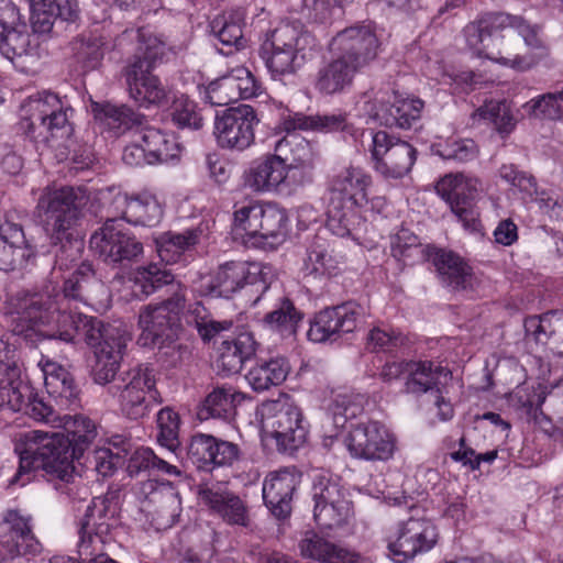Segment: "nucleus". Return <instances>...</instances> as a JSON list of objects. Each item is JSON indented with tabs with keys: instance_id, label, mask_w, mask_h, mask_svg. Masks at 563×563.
Masks as SVG:
<instances>
[{
	"instance_id": "1",
	"label": "nucleus",
	"mask_w": 563,
	"mask_h": 563,
	"mask_svg": "<svg viewBox=\"0 0 563 563\" xmlns=\"http://www.w3.org/2000/svg\"><path fill=\"white\" fill-rule=\"evenodd\" d=\"M64 280L63 292L46 286L43 290H20L7 300V314L11 319L14 334L33 340L42 338L74 343L84 340L93 347L108 340L109 330L119 336H129L124 330L103 323L95 318L75 311L70 301L86 305L99 299L106 292L104 285L95 277L92 267L81 263Z\"/></svg>"
},
{
	"instance_id": "2",
	"label": "nucleus",
	"mask_w": 563,
	"mask_h": 563,
	"mask_svg": "<svg viewBox=\"0 0 563 563\" xmlns=\"http://www.w3.org/2000/svg\"><path fill=\"white\" fill-rule=\"evenodd\" d=\"M20 459L18 472L10 479V484L24 486L30 478H24L32 471L43 470L52 478L60 481L56 488L68 497L76 494L86 496V487L74 485L75 467L73 461L78 455L70 449L69 437L64 432H44L30 430L19 434L14 446Z\"/></svg>"
},
{
	"instance_id": "3",
	"label": "nucleus",
	"mask_w": 563,
	"mask_h": 563,
	"mask_svg": "<svg viewBox=\"0 0 563 563\" xmlns=\"http://www.w3.org/2000/svg\"><path fill=\"white\" fill-rule=\"evenodd\" d=\"M506 29L517 31L527 46L540 47L541 43L536 26L528 24L521 16L504 12L481 14L463 29V34L467 47L477 57L487 58L518 70L530 69L537 63L534 57L517 56L510 49H507V55H504V52L499 49V45L505 44V37L500 36L499 32Z\"/></svg>"
},
{
	"instance_id": "4",
	"label": "nucleus",
	"mask_w": 563,
	"mask_h": 563,
	"mask_svg": "<svg viewBox=\"0 0 563 563\" xmlns=\"http://www.w3.org/2000/svg\"><path fill=\"white\" fill-rule=\"evenodd\" d=\"M76 194L70 187L46 191L38 200V209L43 211L46 233L53 241L60 242L62 247L56 254L52 271L54 278L68 276L79 265L84 243L77 236L80 210L76 203Z\"/></svg>"
},
{
	"instance_id": "5",
	"label": "nucleus",
	"mask_w": 563,
	"mask_h": 563,
	"mask_svg": "<svg viewBox=\"0 0 563 563\" xmlns=\"http://www.w3.org/2000/svg\"><path fill=\"white\" fill-rule=\"evenodd\" d=\"M29 3L34 33L26 32L21 22L0 34V53L10 60L21 56H38L37 33L49 32L57 18L64 21L77 18V7L70 0H29Z\"/></svg>"
},
{
	"instance_id": "6",
	"label": "nucleus",
	"mask_w": 563,
	"mask_h": 563,
	"mask_svg": "<svg viewBox=\"0 0 563 563\" xmlns=\"http://www.w3.org/2000/svg\"><path fill=\"white\" fill-rule=\"evenodd\" d=\"M262 441L275 442L279 452H292L302 446L309 433V423L302 410L289 397L262 402L256 410Z\"/></svg>"
},
{
	"instance_id": "7",
	"label": "nucleus",
	"mask_w": 563,
	"mask_h": 563,
	"mask_svg": "<svg viewBox=\"0 0 563 563\" xmlns=\"http://www.w3.org/2000/svg\"><path fill=\"white\" fill-rule=\"evenodd\" d=\"M73 109L52 91H38L29 96L20 107L22 129L33 139L42 135L49 142L53 140H67L73 128L69 114Z\"/></svg>"
},
{
	"instance_id": "8",
	"label": "nucleus",
	"mask_w": 563,
	"mask_h": 563,
	"mask_svg": "<svg viewBox=\"0 0 563 563\" xmlns=\"http://www.w3.org/2000/svg\"><path fill=\"white\" fill-rule=\"evenodd\" d=\"M310 35L290 23H282L266 33L258 55L272 79L283 80L295 75L306 63L303 44Z\"/></svg>"
},
{
	"instance_id": "9",
	"label": "nucleus",
	"mask_w": 563,
	"mask_h": 563,
	"mask_svg": "<svg viewBox=\"0 0 563 563\" xmlns=\"http://www.w3.org/2000/svg\"><path fill=\"white\" fill-rule=\"evenodd\" d=\"M274 278V268L261 262H228L210 275L195 283V291L201 296L229 298L245 285L262 284L267 289Z\"/></svg>"
},
{
	"instance_id": "10",
	"label": "nucleus",
	"mask_w": 563,
	"mask_h": 563,
	"mask_svg": "<svg viewBox=\"0 0 563 563\" xmlns=\"http://www.w3.org/2000/svg\"><path fill=\"white\" fill-rule=\"evenodd\" d=\"M109 391L118 397L121 412L133 420L143 418L153 406L162 402L154 371L147 365H137L123 373Z\"/></svg>"
},
{
	"instance_id": "11",
	"label": "nucleus",
	"mask_w": 563,
	"mask_h": 563,
	"mask_svg": "<svg viewBox=\"0 0 563 563\" xmlns=\"http://www.w3.org/2000/svg\"><path fill=\"white\" fill-rule=\"evenodd\" d=\"M185 308L183 290L176 291L169 299L142 308L139 314L141 334L137 343L144 347H162L173 342L180 330V313Z\"/></svg>"
},
{
	"instance_id": "12",
	"label": "nucleus",
	"mask_w": 563,
	"mask_h": 563,
	"mask_svg": "<svg viewBox=\"0 0 563 563\" xmlns=\"http://www.w3.org/2000/svg\"><path fill=\"white\" fill-rule=\"evenodd\" d=\"M362 142L371 152L376 172L385 178H401L415 164L417 150L386 131H364Z\"/></svg>"
},
{
	"instance_id": "13",
	"label": "nucleus",
	"mask_w": 563,
	"mask_h": 563,
	"mask_svg": "<svg viewBox=\"0 0 563 563\" xmlns=\"http://www.w3.org/2000/svg\"><path fill=\"white\" fill-rule=\"evenodd\" d=\"M311 496L313 519L322 531L340 530L347 523L351 510L350 489L340 478L316 476Z\"/></svg>"
},
{
	"instance_id": "14",
	"label": "nucleus",
	"mask_w": 563,
	"mask_h": 563,
	"mask_svg": "<svg viewBox=\"0 0 563 563\" xmlns=\"http://www.w3.org/2000/svg\"><path fill=\"white\" fill-rule=\"evenodd\" d=\"M115 514V504L107 496L95 497L91 500L78 525L79 558L108 555L103 549L110 542L111 530L117 525Z\"/></svg>"
},
{
	"instance_id": "15",
	"label": "nucleus",
	"mask_w": 563,
	"mask_h": 563,
	"mask_svg": "<svg viewBox=\"0 0 563 563\" xmlns=\"http://www.w3.org/2000/svg\"><path fill=\"white\" fill-rule=\"evenodd\" d=\"M260 119L253 107L240 104L217 114L214 136L221 148L243 152L255 142V128Z\"/></svg>"
},
{
	"instance_id": "16",
	"label": "nucleus",
	"mask_w": 563,
	"mask_h": 563,
	"mask_svg": "<svg viewBox=\"0 0 563 563\" xmlns=\"http://www.w3.org/2000/svg\"><path fill=\"white\" fill-rule=\"evenodd\" d=\"M288 156L267 154L254 161L244 172V185L254 192L291 195L299 189L287 165Z\"/></svg>"
},
{
	"instance_id": "17",
	"label": "nucleus",
	"mask_w": 563,
	"mask_h": 563,
	"mask_svg": "<svg viewBox=\"0 0 563 563\" xmlns=\"http://www.w3.org/2000/svg\"><path fill=\"white\" fill-rule=\"evenodd\" d=\"M438 531L427 518H409L398 525L388 539L389 554L396 563H407L420 553L430 551L438 542Z\"/></svg>"
},
{
	"instance_id": "18",
	"label": "nucleus",
	"mask_w": 563,
	"mask_h": 563,
	"mask_svg": "<svg viewBox=\"0 0 563 563\" xmlns=\"http://www.w3.org/2000/svg\"><path fill=\"white\" fill-rule=\"evenodd\" d=\"M481 186L478 178L457 173L442 177L437 183L435 190L465 228L475 229L478 214L474 200Z\"/></svg>"
},
{
	"instance_id": "19",
	"label": "nucleus",
	"mask_w": 563,
	"mask_h": 563,
	"mask_svg": "<svg viewBox=\"0 0 563 563\" xmlns=\"http://www.w3.org/2000/svg\"><path fill=\"white\" fill-rule=\"evenodd\" d=\"M90 249L107 263L133 261L143 254V244L123 230L118 219H108L90 238Z\"/></svg>"
},
{
	"instance_id": "20",
	"label": "nucleus",
	"mask_w": 563,
	"mask_h": 563,
	"mask_svg": "<svg viewBox=\"0 0 563 563\" xmlns=\"http://www.w3.org/2000/svg\"><path fill=\"white\" fill-rule=\"evenodd\" d=\"M330 51L336 57L319 69L314 80V88L321 95L340 92L350 82L352 35L347 29L333 37Z\"/></svg>"
},
{
	"instance_id": "21",
	"label": "nucleus",
	"mask_w": 563,
	"mask_h": 563,
	"mask_svg": "<svg viewBox=\"0 0 563 563\" xmlns=\"http://www.w3.org/2000/svg\"><path fill=\"white\" fill-rule=\"evenodd\" d=\"M122 219L133 225L154 227L164 216V202L157 190L144 187L131 194H118L114 198Z\"/></svg>"
},
{
	"instance_id": "22",
	"label": "nucleus",
	"mask_w": 563,
	"mask_h": 563,
	"mask_svg": "<svg viewBox=\"0 0 563 563\" xmlns=\"http://www.w3.org/2000/svg\"><path fill=\"white\" fill-rule=\"evenodd\" d=\"M31 395V386L21 379V371L15 362V351L0 340V410L20 412L23 399Z\"/></svg>"
},
{
	"instance_id": "23",
	"label": "nucleus",
	"mask_w": 563,
	"mask_h": 563,
	"mask_svg": "<svg viewBox=\"0 0 563 563\" xmlns=\"http://www.w3.org/2000/svg\"><path fill=\"white\" fill-rule=\"evenodd\" d=\"M150 68L141 58H134L124 69L129 95L141 107L162 106L169 98V92Z\"/></svg>"
},
{
	"instance_id": "24",
	"label": "nucleus",
	"mask_w": 563,
	"mask_h": 563,
	"mask_svg": "<svg viewBox=\"0 0 563 563\" xmlns=\"http://www.w3.org/2000/svg\"><path fill=\"white\" fill-rule=\"evenodd\" d=\"M199 499L211 515L229 526L247 528L251 523L245 501L233 492L221 486H205L199 489Z\"/></svg>"
},
{
	"instance_id": "25",
	"label": "nucleus",
	"mask_w": 563,
	"mask_h": 563,
	"mask_svg": "<svg viewBox=\"0 0 563 563\" xmlns=\"http://www.w3.org/2000/svg\"><path fill=\"white\" fill-rule=\"evenodd\" d=\"M274 151L280 156H288L289 172L299 188L313 181L317 154L307 140L297 134H288L276 142Z\"/></svg>"
},
{
	"instance_id": "26",
	"label": "nucleus",
	"mask_w": 563,
	"mask_h": 563,
	"mask_svg": "<svg viewBox=\"0 0 563 563\" xmlns=\"http://www.w3.org/2000/svg\"><path fill=\"white\" fill-rule=\"evenodd\" d=\"M395 439L378 421L360 422L354 427V456L385 461L391 457Z\"/></svg>"
},
{
	"instance_id": "27",
	"label": "nucleus",
	"mask_w": 563,
	"mask_h": 563,
	"mask_svg": "<svg viewBox=\"0 0 563 563\" xmlns=\"http://www.w3.org/2000/svg\"><path fill=\"white\" fill-rule=\"evenodd\" d=\"M35 257L34 247L26 241L21 225L0 223V271L26 267Z\"/></svg>"
},
{
	"instance_id": "28",
	"label": "nucleus",
	"mask_w": 563,
	"mask_h": 563,
	"mask_svg": "<svg viewBox=\"0 0 563 563\" xmlns=\"http://www.w3.org/2000/svg\"><path fill=\"white\" fill-rule=\"evenodd\" d=\"M31 521L30 516L19 510L10 509L4 512L1 529L7 533V540L3 543L11 555L35 556L42 552V544L33 533Z\"/></svg>"
},
{
	"instance_id": "29",
	"label": "nucleus",
	"mask_w": 563,
	"mask_h": 563,
	"mask_svg": "<svg viewBox=\"0 0 563 563\" xmlns=\"http://www.w3.org/2000/svg\"><path fill=\"white\" fill-rule=\"evenodd\" d=\"M351 173L332 180L328 206V229L336 236L349 238L351 234Z\"/></svg>"
},
{
	"instance_id": "30",
	"label": "nucleus",
	"mask_w": 563,
	"mask_h": 563,
	"mask_svg": "<svg viewBox=\"0 0 563 563\" xmlns=\"http://www.w3.org/2000/svg\"><path fill=\"white\" fill-rule=\"evenodd\" d=\"M300 482L294 468H283L269 473L263 484V499L267 508L277 518H285L290 512L292 494Z\"/></svg>"
},
{
	"instance_id": "31",
	"label": "nucleus",
	"mask_w": 563,
	"mask_h": 563,
	"mask_svg": "<svg viewBox=\"0 0 563 563\" xmlns=\"http://www.w3.org/2000/svg\"><path fill=\"white\" fill-rule=\"evenodd\" d=\"M352 309L347 303L325 308L310 320L307 332L308 340L314 343L334 342L343 332H350L346 327L351 322Z\"/></svg>"
},
{
	"instance_id": "32",
	"label": "nucleus",
	"mask_w": 563,
	"mask_h": 563,
	"mask_svg": "<svg viewBox=\"0 0 563 563\" xmlns=\"http://www.w3.org/2000/svg\"><path fill=\"white\" fill-rule=\"evenodd\" d=\"M108 340L98 344L95 350L96 362L92 367L95 383L106 385L112 382L120 368L123 351L130 336H119L109 330Z\"/></svg>"
},
{
	"instance_id": "33",
	"label": "nucleus",
	"mask_w": 563,
	"mask_h": 563,
	"mask_svg": "<svg viewBox=\"0 0 563 563\" xmlns=\"http://www.w3.org/2000/svg\"><path fill=\"white\" fill-rule=\"evenodd\" d=\"M441 282L453 290H466L473 287L474 275L464 260L452 251L434 250L429 255Z\"/></svg>"
},
{
	"instance_id": "34",
	"label": "nucleus",
	"mask_w": 563,
	"mask_h": 563,
	"mask_svg": "<svg viewBox=\"0 0 563 563\" xmlns=\"http://www.w3.org/2000/svg\"><path fill=\"white\" fill-rule=\"evenodd\" d=\"M147 492L146 500L154 507L153 512L159 528L174 526L180 516L181 507L178 493L170 483L154 484L148 482L144 486Z\"/></svg>"
},
{
	"instance_id": "35",
	"label": "nucleus",
	"mask_w": 563,
	"mask_h": 563,
	"mask_svg": "<svg viewBox=\"0 0 563 563\" xmlns=\"http://www.w3.org/2000/svg\"><path fill=\"white\" fill-rule=\"evenodd\" d=\"M256 351V342L249 332L240 333L233 340L223 341L217 360L218 369L225 376L238 374L245 361Z\"/></svg>"
},
{
	"instance_id": "36",
	"label": "nucleus",
	"mask_w": 563,
	"mask_h": 563,
	"mask_svg": "<svg viewBox=\"0 0 563 563\" xmlns=\"http://www.w3.org/2000/svg\"><path fill=\"white\" fill-rule=\"evenodd\" d=\"M91 110L97 122L114 136L123 134L135 125H141L144 118L125 104L93 102Z\"/></svg>"
},
{
	"instance_id": "37",
	"label": "nucleus",
	"mask_w": 563,
	"mask_h": 563,
	"mask_svg": "<svg viewBox=\"0 0 563 563\" xmlns=\"http://www.w3.org/2000/svg\"><path fill=\"white\" fill-rule=\"evenodd\" d=\"M137 135L146 147L150 165L170 163L179 158L181 146L173 134L147 126L140 130Z\"/></svg>"
},
{
	"instance_id": "38",
	"label": "nucleus",
	"mask_w": 563,
	"mask_h": 563,
	"mask_svg": "<svg viewBox=\"0 0 563 563\" xmlns=\"http://www.w3.org/2000/svg\"><path fill=\"white\" fill-rule=\"evenodd\" d=\"M47 393L60 399L62 404L71 405L77 398V387L71 374L58 363L42 356L38 362Z\"/></svg>"
},
{
	"instance_id": "39",
	"label": "nucleus",
	"mask_w": 563,
	"mask_h": 563,
	"mask_svg": "<svg viewBox=\"0 0 563 563\" xmlns=\"http://www.w3.org/2000/svg\"><path fill=\"white\" fill-rule=\"evenodd\" d=\"M243 399L244 395L232 386L217 387L206 397L198 416L200 419L231 420Z\"/></svg>"
},
{
	"instance_id": "40",
	"label": "nucleus",
	"mask_w": 563,
	"mask_h": 563,
	"mask_svg": "<svg viewBox=\"0 0 563 563\" xmlns=\"http://www.w3.org/2000/svg\"><path fill=\"white\" fill-rule=\"evenodd\" d=\"M289 372V362L283 356H277L256 363L249 371L245 378L253 390L264 391L273 386L280 385L287 378Z\"/></svg>"
},
{
	"instance_id": "41",
	"label": "nucleus",
	"mask_w": 563,
	"mask_h": 563,
	"mask_svg": "<svg viewBox=\"0 0 563 563\" xmlns=\"http://www.w3.org/2000/svg\"><path fill=\"white\" fill-rule=\"evenodd\" d=\"M344 264L342 257L329 253L323 244L314 243L307 250L301 272L313 279L331 278L341 273Z\"/></svg>"
},
{
	"instance_id": "42",
	"label": "nucleus",
	"mask_w": 563,
	"mask_h": 563,
	"mask_svg": "<svg viewBox=\"0 0 563 563\" xmlns=\"http://www.w3.org/2000/svg\"><path fill=\"white\" fill-rule=\"evenodd\" d=\"M201 231L189 229L184 232H165L156 239L157 254L166 264L181 261L199 242Z\"/></svg>"
},
{
	"instance_id": "43",
	"label": "nucleus",
	"mask_w": 563,
	"mask_h": 563,
	"mask_svg": "<svg viewBox=\"0 0 563 563\" xmlns=\"http://www.w3.org/2000/svg\"><path fill=\"white\" fill-rule=\"evenodd\" d=\"M351 406V393L347 388L332 390L329 412L331 415L334 432L330 438L341 441L349 452H352V423L347 411Z\"/></svg>"
},
{
	"instance_id": "44",
	"label": "nucleus",
	"mask_w": 563,
	"mask_h": 563,
	"mask_svg": "<svg viewBox=\"0 0 563 563\" xmlns=\"http://www.w3.org/2000/svg\"><path fill=\"white\" fill-rule=\"evenodd\" d=\"M288 217L276 203L263 202L260 219L257 245L273 246L284 241L287 233Z\"/></svg>"
},
{
	"instance_id": "45",
	"label": "nucleus",
	"mask_w": 563,
	"mask_h": 563,
	"mask_svg": "<svg viewBox=\"0 0 563 563\" xmlns=\"http://www.w3.org/2000/svg\"><path fill=\"white\" fill-rule=\"evenodd\" d=\"M303 314L295 307L294 302L284 297L272 311L263 318L264 325L282 338L295 336Z\"/></svg>"
},
{
	"instance_id": "46",
	"label": "nucleus",
	"mask_w": 563,
	"mask_h": 563,
	"mask_svg": "<svg viewBox=\"0 0 563 563\" xmlns=\"http://www.w3.org/2000/svg\"><path fill=\"white\" fill-rule=\"evenodd\" d=\"M303 556L327 563H351L350 553L322 538L314 531H307L299 544Z\"/></svg>"
},
{
	"instance_id": "47",
	"label": "nucleus",
	"mask_w": 563,
	"mask_h": 563,
	"mask_svg": "<svg viewBox=\"0 0 563 563\" xmlns=\"http://www.w3.org/2000/svg\"><path fill=\"white\" fill-rule=\"evenodd\" d=\"M380 48L376 24L372 21L354 27V71L367 66L378 55Z\"/></svg>"
},
{
	"instance_id": "48",
	"label": "nucleus",
	"mask_w": 563,
	"mask_h": 563,
	"mask_svg": "<svg viewBox=\"0 0 563 563\" xmlns=\"http://www.w3.org/2000/svg\"><path fill=\"white\" fill-rule=\"evenodd\" d=\"M244 20L245 13L242 9L232 10L212 22V32L224 46L240 49L245 46Z\"/></svg>"
},
{
	"instance_id": "49",
	"label": "nucleus",
	"mask_w": 563,
	"mask_h": 563,
	"mask_svg": "<svg viewBox=\"0 0 563 563\" xmlns=\"http://www.w3.org/2000/svg\"><path fill=\"white\" fill-rule=\"evenodd\" d=\"M442 367H433L432 362H409L408 378L406 380L407 393L421 395L428 391L440 390L438 388L439 376Z\"/></svg>"
},
{
	"instance_id": "50",
	"label": "nucleus",
	"mask_w": 563,
	"mask_h": 563,
	"mask_svg": "<svg viewBox=\"0 0 563 563\" xmlns=\"http://www.w3.org/2000/svg\"><path fill=\"white\" fill-rule=\"evenodd\" d=\"M56 428H63L66 437H69L70 449L79 454L96 437V426L87 417L64 415Z\"/></svg>"
},
{
	"instance_id": "51",
	"label": "nucleus",
	"mask_w": 563,
	"mask_h": 563,
	"mask_svg": "<svg viewBox=\"0 0 563 563\" xmlns=\"http://www.w3.org/2000/svg\"><path fill=\"white\" fill-rule=\"evenodd\" d=\"M262 203L261 201H249L241 206L235 205L233 213L234 232L253 245H257Z\"/></svg>"
},
{
	"instance_id": "52",
	"label": "nucleus",
	"mask_w": 563,
	"mask_h": 563,
	"mask_svg": "<svg viewBox=\"0 0 563 563\" xmlns=\"http://www.w3.org/2000/svg\"><path fill=\"white\" fill-rule=\"evenodd\" d=\"M174 280V275L166 267L157 264H151L146 267H140L133 274V292L137 296H148L157 288L169 285Z\"/></svg>"
},
{
	"instance_id": "53",
	"label": "nucleus",
	"mask_w": 563,
	"mask_h": 563,
	"mask_svg": "<svg viewBox=\"0 0 563 563\" xmlns=\"http://www.w3.org/2000/svg\"><path fill=\"white\" fill-rule=\"evenodd\" d=\"M424 102L419 98L397 99L388 108L386 124L411 129L421 118Z\"/></svg>"
},
{
	"instance_id": "54",
	"label": "nucleus",
	"mask_w": 563,
	"mask_h": 563,
	"mask_svg": "<svg viewBox=\"0 0 563 563\" xmlns=\"http://www.w3.org/2000/svg\"><path fill=\"white\" fill-rule=\"evenodd\" d=\"M522 109L536 119L563 120V89L533 98L526 102Z\"/></svg>"
},
{
	"instance_id": "55",
	"label": "nucleus",
	"mask_w": 563,
	"mask_h": 563,
	"mask_svg": "<svg viewBox=\"0 0 563 563\" xmlns=\"http://www.w3.org/2000/svg\"><path fill=\"white\" fill-rule=\"evenodd\" d=\"M391 252L394 257L409 265L424 261L431 254V252H427L417 235L405 229L397 233L391 245Z\"/></svg>"
},
{
	"instance_id": "56",
	"label": "nucleus",
	"mask_w": 563,
	"mask_h": 563,
	"mask_svg": "<svg viewBox=\"0 0 563 563\" xmlns=\"http://www.w3.org/2000/svg\"><path fill=\"white\" fill-rule=\"evenodd\" d=\"M173 122L180 129L199 130L203 125V118L195 101L187 96H174L172 106Z\"/></svg>"
},
{
	"instance_id": "57",
	"label": "nucleus",
	"mask_w": 563,
	"mask_h": 563,
	"mask_svg": "<svg viewBox=\"0 0 563 563\" xmlns=\"http://www.w3.org/2000/svg\"><path fill=\"white\" fill-rule=\"evenodd\" d=\"M103 45L104 43L100 37H80L73 42L74 56L84 69H95L103 58Z\"/></svg>"
},
{
	"instance_id": "58",
	"label": "nucleus",
	"mask_w": 563,
	"mask_h": 563,
	"mask_svg": "<svg viewBox=\"0 0 563 563\" xmlns=\"http://www.w3.org/2000/svg\"><path fill=\"white\" fill-rule=\"evenodd\" d=\"M554 316L555 311H550L542 316L527 317L523 322L526 343L548 350Z\"/></svg>"
},
{
	"instance_id": "59",
	"label": "nucleus",
	"mask_w": 563,
	"mask_h": 563,
	"mask_svg": "<svg viewBox=\"0 0 563 563\" xmlns=\"http://www.w3.org/2000/svg\"><path fill=\"white\" fill-rule=\"evenodd\" d=\"M498 176L503 181L518 189L523 199L532 198L537 192L536 177L512 163L503 164L498 169Z\"/></svg>"
},
{
	"instance_id": "60",
	"label": "nucleus",
	"mask_w": 563,
	"mask_h": 563,
	"mask_svg": "<svg viewBox=\"0 0 563 563\" xmlns=\"http://www.w3.org/2000/svg\"><path fill=\"white\" fill-rule=\"evenodd\" d=\"M205 99L216 107L228 106L240 100V95L236 92L229 71L208 84L205 88Z\"/></svg>"
},
{
	"instance_id": "61",
	"label": "nucleus",
	"mask_w": 563,
	"mask_h": 563,
	"mask_svg": "<svg viewBox=\"0 0 563 563\" xmlns=\"http://www.w3.org/2000/svg\"><path fill=\"white\" fill-rule=\"evenodd\" d=\"M158 434L157 441L169 451H175L178 445L179 416L173 409L166 407L157 413Z\"/></svg>"
},
{
	"instance_id": "62",
	"label": "nucleus",
	"mask_w": 563,
	"mask_h": 563,
	"mask_svg": "<svg viewBox=\"0 0 563 563\" xmlns=\"http://www.w3.org/2000/svg\"><path fill=\"white\" fill-rule=\"evenodd\" d=\"M137 34L140 56L135 58H141L145 62V66L152 67L156 60L162 59L166 55L169 48L159 36L150 30L141 29Z\"/></svg>"
},
{
	"instance_id": "63",
	"label": "nucleus",
	"mask_w": 563,
	"mask_h": 563,
	"mask_svg": "<svg viewBox=\"0 0 563 563\" xmlns=\"http://www.w3.org/2000/svg\"><path fill=\"white\" fill-rule=\"evenodd\" d=\"M213 435L197 433L191 437L188 445V457L202 471L212 470Z\"/></svg>"
},
{
	"instance_id": "64",
	"label": "nucleus",
	"mask_w": 563,
	"mask_h": 563,
	"mask_svg": "<svg viewBox=\"0 0 563 563\" xmlns=\"http://www.w3.org/2000/svg\"><path fill=\"white\" fill-rule=\"evenodd\" d=\"M24 406L20 409L36 421L45 422L56 428L63 416L58 415L52 406L38 397L31 387V395L24 397Z\"/></svg>"
}]
</instances>
